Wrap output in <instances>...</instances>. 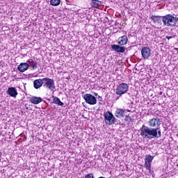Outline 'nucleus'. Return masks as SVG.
Returning <instances> with one entry per match:
<instances>
[{"mask_svg":"<svg viewBox=\"0 0 178 178\" xmlns=\"http://www.w3.org/2000/svg\"><path fill=\"white\" fill-rule=\"evenodd\" d=\"M140 136L145 140H152L158 137V129L151 128L143 124L140 128Z\"/></svg>","mask_w":178,"mask_h":178,"instance_id":"obj_1","label":"nucleus"},{"mask_svg":"<svg viewBox=\"0 0 178 178\" xmlns=\"http://www.w3.org/2000/svg\"><path fill=\"white\" fill-rule=\"evenodd\" d=\"M161 17L162 18V22L164 26H166L167 27H176L178 22L177 17H174L170 14L165 16H161Z\"/></svg>","mask_w":178,"mask_h":178,"instance_id":"obj_2","label":"nucleus"},{"mask_svg":"<svg viewBox=\"0 0 178 178\" xmlns=\"http://www.w3.org/2000/svg\"><path fill=\"white\" fill-rule=\"evenodd\" d=\"M43 87L46 90H49L50 91H54L56 86H55V81L50 78H43Z\"/></svg>","mask_w":178,"mask_h":178,"instance_id":"obj_3","label":"nucleus"},{"mask_svg":"<svg viewBox=\"0 0 178 178\" xmlns=\"http://www.w3.org/2000/svg\"><path fill=\"white\" fill-rule=\"evenodd\" d=\"M104 122L106 124L112 126V124H115V123H116V118H115L111 111H107L104 113Z\"/></svg>","mask_w":178,"mask_h":178,"instance_id":"obj_4","label":"nucleus"},{"mask_svg":"<svg viewBox=\"0 0 178 178\" xmlns=\"http://www.w3.org/2000/svg\"><path fill=\"white\" fill-rule=\"evenodd\" d=\"M127 91H129V85L125 83H122L117 86L115 89V94L122 97V95L126 94Z\"/></svg>","mask_w":178,"mask_h":178,"instance_id":"obj_5","label":"nucleus"},{"mask_svg":"<svg viewBox=\"0 0 178 178\" xmlns=\"http://www.w3.org/2000/svg\"><path fill=\"white\" fill-rule=\"evenodd\" d=\"M83 99L89 105H95L97 104V98L91 94H85L83 95Z\"/></svg>","mask_w":178,"mask_h":178,"instance_id":"obj_6","label":"nucleus"},{"mask_svg":"<svg viewBox=\"0 0 178 178\" xmlns=\"http://www.w3.org/2000/svg\"><path fill=\"white\" fill-rule=\"evenodd\" d=\"M148 126L152 129L154 127H159L161 126V118L158 117L153 118L148 121Z\"/></svg>","mask_w":178,"mask_h":178,"instance_id":"obj_7","label":"nucleus"},{"mask_svg":"<svg viewBox=\"0 0 178 178\" xmlns=\"http://www.w3.org/2000/svg\"><path fill=\"white\" fill-rule=\"evenodd\" d=\"M152 161H154V156H151L150 154H147L145 156V168L147 170L151 171V164L152 163Z\"/></svg>","mask_w":178,"mask_h":178,"instance_id":"obj_8","label":"nucleus"},{"mask_svg":"<svg viewBox=\"0 0 178 178\" xmlns=\"http://www.w3.org/2000/svg\"><path fill=\"white\" fill-rule=\"evenodd\" d=\"M142 56L144 59H148L151 56V49L149 47H145L141 50Z\"/></svg>","mask_w":178,"mask_h":178,"instance_id":"obj_9","label":"nucleus"},{"mask_svg":"<svg viewBox=\"0 0 178 178\" xmlns=\"http://www.w3.org/2000/svg\"><path fill=\"white\" fill-rule=\"evenodd\" d=\"M33 87L36 90H38V88H41V87H44V78L35 79L33 81Z\"/></svg>","mask_w":178,"mask_h":178,"instance_id":"obj_10","label":"nucleus"},{"mask_svg":"<svg viewBox=\"0 0 178 178\" xmlns=\"http://www.w3.org/2000/svg\"><path fill=\"white\" fill-rule=\"evenodd\" d=\"M7 94L10 95V97H12L13 98H16L17 97V90L16 88H8L7 90Z\"/></svg>","mask_w":178,"mask_h":178,"instance_id":"obj_11","label":"nucleus"},{"mask_svg":"<svg viewBox=\"0 0 178 178\" xmlns=\"http://www.w3.org/2000/svg\"><path fill=\"white\" fill-rule=\"evenodd\" d=\"M29 67H30V65L27 63H22L18 65V70L19 72H21V73H23L26 72V70H29Z\"/></svg>","mask_w":178,"mask_h":178,"instance_id":"obj_12","label":"nucleus"},{"mask_svg":"<svg viewBox=\"0 0 178 178\" xmlns=\"http://www.w3.org/2000/svg\"><path fill=\"white\" fill-rule=\"evenodd\" d=\"M111 48L113 51H115V52H120L121 54H123V52L126 51V48H124V47H120L118 44H113Z\"/></svg>","mask_w":178,"mask_h":178,"instance_id":"obj_13","label":"nucleus"},{"mask_svg":"<svg viewBox=\"0 0 178 178\" xmlns=\"http://www.w3.org/2000/svg\"><path fill=\"white\" fill-rule=\"evenodd\" d=\"M114 115L115 118H118V119H122V118L124 117V110L122 108H117Z\"/></svg>","mask_w":178,"mask_h":178,"instance_id":"obj_14","label":"nucleus"},{"mask_svg":"<svg viewBox=\"0 0 178 178\" xmlns=\"http://www.w3.org/2000/svg\"><path fill=\"white\" fill-rule=\"evenodd\" d=\"M90 5L92 8L98 9V8L102 5V2L99 0H91Z\"/></svg>","mask_w":178,"mask_h":178,"instance_id":"obj_15","label":"nucleus"},{"mask_svg":"<svg viewBox=\"0 0 178 178\" xmlns=\"http://www.w3.org/2000/svg\"><path fill=\"white\" fill-rule=\"evenodd\" d=\"M30 102L32 104H34L35 105H38V104H40L42 102V99L41 97H32L29 98Z\"/></svg>","mask_w":178,"mask_h":178,"instance_id":"obj_16","label":"nucleus"},{"mask_svg":"<svg viewBox=\"0 0 178 178\" xmlns=\"http://www.w3.org/2000/svg\"><path fill=\"white\" fill-rule=\"evenodd\" d=\"M118 40H119V42H118L119 45H126V44H127L128 39H127V36L126 35L120 37Z\"/></svg>","mask_w":178,"mask_h":178,"instance_id":"obj_17","label":"nucleus"},{"mask_svg":"<svg viewBox=\"0 0 178 178\" xmlns=\"http://www.w3.org/2000/svg\"><path fill=\"white\" fill-rule=\"evenodd\" d=\"M27 63H29V65L33 67V70H35L37 67H38V63L37 62H34L33 59H29L27 60Z\"/></svg>","mask_w":178,"mask_h":178,"instance_id":"obj_18","label":"nucleus"},{"mask_svg":"<svg viewBox=\"0 0 178 178\" xmlns=\"http://www.w3.org/2000/svg\"><path fill=\"white\" fill-rule=\"evenodd\" d=\"M53 101L54 104H56L59 106H63V105H65L58 97H54Z\"/></svg>","mask_w":178,"mask_h":178,"instance_id":"obj_19","label":"nucleus"},{"mask_svg":"<svg viewBox=\"0 0 178 178\" xmlns=\"http://www.w3.org/2000/svg\"><path fill=\"white\" fill-rule=\"evenodd\" d=\"M50 4L52 6H59L60 5V0H50Z\"/></svg>","mask_w":178,"mask_h":178,"instance_id":"obj_20","label":"nucleus"},{"mask_svg":"<svg viewBox=\"0 0 178 178\" xmlns=\"http://www.w3.org/2000/svg\"><path fill=\"white\" fill-rule=\"evenodd\" d=\"M159 127H157V136H156V138H159L161 137L162 136V133L161 132V130H159V128H158Z\"/></svg>","mask_w":178,"mask_h":178,"instance_id":"obj_21","label":"nucleus"},{"mask_svg":"<svg viewBox=\"0 0 178 178\" xmlns=\"http://www.w3.org/2000/svg\"><path fill=\"white\" fill-rule=\"evenodd\" d=\"M158 17H161L156 16V15H152L151 17V19H152V20H153V22H158V19H157Z\"/></svg>","mask_w":178,"mask_h":178,"instance_id":"obj_22","label":"nucleus"},{"mask_svg":"<svg viewBox=\"0 0 178 178\" xmlns=\"http://www.w3.org/2000/svg\"><path fill=\"white\" fill-rule=\"evenodd\" d=\"M85 178H94V175L92 173L88 174Z\"/></svg>","mask_w":178,"mask_h":178,"instance_id":"obj_23","label":"nucleus"},{"mask_svg":"<svg viewBox=\"0 0 178 178\" xmlns=\"http://www.w3.org/2000/svg\"><path fill=\"white\" fill-rule=\"evenodd\" d=\"M166 38H168V40H170L171 38H172V36H167Z\"/></svg>","mask_w":178,"mask_h":178,"instance_id":"obj_24","label":"nucleus"},{"mask_svg":"<svg viewBox=\"0 0 178 178\" xmlns=\"http://www.w3.org/2000/svg\"><path fill=\"white\" fill-rule=\"evenodd\" d=\"M28 105H29V104H25V108H26V109H29V107H27V106H28Z\"/></svg>","mask_w":178,"mask_h":178,"instance_id":"obj_25","label":"nucleus"},{"mask_svg":"<svg viewBox=\"0 0 178 178\" xmlns=\"http://www.w3.org/2000/svg\"><path fill=\"white\" fill-rule=\"evenodd\" d=\"M1 156H2V152H0V158H1Z\"/></svg>","mask_w":178,"mask_h":178,"instance_id":"obj_26","label":"nucleus"},{"mask_svg":"<svg viewBox=\"0 0 178 178\" xmlns=\"http://www.w3.org/2000/svg\"><path fill=\"white\" fill-rule=\"evenodd\" d=\"M95 97H97V95H98V94L97 93H95Z\"/></svg>","mask_w":178,"mask_h":178,"instance_id":"obj_27","label":"nucleus"},{"mask_svg":"<svg viewBox=\"0 0 178 178\" xmlns=\"http://www.w3.org/2000/svg\"><path fill=\"white\" fill-rule=\"evenodd\" d=\"M175 49H176V51H178V48H176Z\"/></svg>","mask_w":178,"mask_h":178,"instance_id":"obj_28","label":"nucleus"},{"mask_svg":"<svg viewBox=\"0 0 178 178\" xmlns=\"http://www.w3.org/2000/svg\"><path fill=\"white\" fill-rule=\"evenodd\" d=\"M126 118H129V115H126Z\"/></svg>","mask_w":178,"mask_h":178,"instance_id":"obj_29","label":"nucleus"},{"mask_svg":"<svg viewBox=\"0 0 178 178\" xmlns=\"http://www.w3.org/2000/svg\"><path fill=\"white\" fill-rule=\"evenodd\" d=\"M177 166H178V163H177Z\"/></svg>","mask_w":178,"mask_h":178,"instance_id":"obj_30","label":"nucleus"}]
</instances>
